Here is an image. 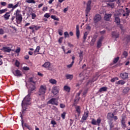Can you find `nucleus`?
Wrapping results in <instances>:
<instances>
[{"label":"nucleus","instance_id":"56","mask_svg":"<svg viewBox=\"0 0 130 130\" xmlns=\"http://www.w3.org/2000/svg\"><path fill=\"white\" fill-rule=\"evenodd\" d=\"M20 51H21V49H20V48H18L16 50L15 52L16 53H20Z\"/></svg>","mask_w":130,"mask_h":130},{"label":"nucleus","instance_id":"54","mask_svg":"<svg viewBox=\"0 0 130 130\" xmlns=\"http://www.w3.org/2000/svg\"><path fill=\"white\" fill-rule=\"evenodd\" d=\"M119 25V27L121 30L122 32L123 31V25L122 24H120V23Z\"/></svg>","mask_w":130,"mask_h":130},{"label":"nucleus","instance_id":"34","mask_svg":"<svg viewBox=\"0 0 130 130\" xmlns=\"http://www.w3.org/2000/svg\"><path fill=\"white\" fill-rule=\"evenodd\" d=\"M26 3L28 4H35L36 2L35 0H26Z\"/></svg>","mask_w":130,"mask_h":130},{"label":"nucleus","instance_id":"44","mask_svg":"<svg viewBox=\"0 0 130 130\" xmlns=\"http://www.w3.org/2000/svg\"><path fill=\"white\" fill-rule=\"evenodd\" d=\"M34 28L35 29L36 31L39 30V29H40V28H41V26H37L35 25H34Z\"/></svg>","mask_w":130,"mask_h":130},{"label":"nucleus","instance_id":"6","mask_svg":"<svg viewBox=\"0 0 130 130\" xmlns=\"http://www.w3.org/2000/svg\"><path fill=\"white\" fill-rule=\"evenodd\" d=\"M89 117V111L88 110H86L84 112V114L81 118V122H84V120H87V118Z\"/></svg>","mask_w":130,"mask_h":130},{"label":"nucleus","instance_id":"33","mask_svg":"<svg viewBox=\"0 0 130 130\" xmlns=\"http://www.w3.org/2000/svg\"><path fill=\"white\" fill-rule=\"evenodd\" d=\"M64 38H70V35L68 31H65L64 33Z\"/></svg>","mask_w":130,"mask_h":130},{"label":"nucleus","instance_id":"9","mask_svg":"<svg viewBox=\"0 0 130 130\" xmlns=\"http://www.w3.org/2000/svg\"><path fill=\"white\" fill-rule=\"evenodd\" d=\"M101 20V15L100 14H96L93 18L94 23H98L99 21Z\"/></svg>","mask_w":130,"mask_h":130},{"label":"nucleus","instance_id":"52","mask_svg":"<svg viewBox=\"0 0 130 130\" xmlns=\"http://www.w3.org/2000/svg\"><path fill=\"white\" fill-rule=\"evenodd\" d=\"M22 69L23 71H29V70H30V68L28 67H23Z\"/></svg>","mask_w":130,"mask_h":130},{"label":"nucleus","instance_id":"4","mask_svg":"<svg viewBox=\"0 0 130 130\" xmlns=\"http://www.w3.org/2000/svg\"><path fill=\"white\" fill-rule=\"evenodd\" d=\"M91 4H92V1L91 0H89L86 4V8L85 10L86 17H88V15H89V13L91 11Z\"/></svg>","mask_w":130,"mask_h":130},{"label":"nucleus","instance_id":"36","mask_svg":"<svg viewBox=\"0 0 130 130\" xmlns=\"http://www.w3.org/2000/svg\"><path fill=\"white\" fill-rule=\"evenodd\" d=\"M119 60V57L117 56V57L115 58L113 60V63H117V61Z\"/></svg>","mask_w":130,"mask_h":130},{"label":"nucleus","instance_id":"35","mask_svg":"<svg viewBox=\"0 0 130 130\" xmlns=\"http://www.w3.org/2000/svg\"><path fill=\"white\" fill-rule=\"evenodd\" d=\"M118 77H114L111 80V82H112V83H114V82L118 81Z\"/></svg>","mask_w":130,"mask_h":130},{"label":"nucleus","instance_id":"50","mask_svg":"<svg viewBox=\"0 0 130 130\" xmlns=\"http://www.w3.org/2000/svg\"><path fill=\"white\" fill-rule=\"evenodd\" d=\"M129 13H130V11L129 10H126V19H127V17H128V16H129Z\"/></svg>","mask_w":130,"mask_h":130},{"label":"nucleus","instance_id":"37","mask_svg":"<svg viewBox=\"0 0 130 130\" xmlns=\"http://www.w3.org/2000/svg\"><path fill=\"white\" fill-rule=\"evenodd\" d=\"M102 120L101 118H99L97 119L96 122V124H98V125H100V123L101 122Z\"/></svg>","mask_w":130,"mask_h":130},{"label":"nucleus","instance_id":"27","mask_svg":"<svg viewBox=\"0 0 130 130\" xmlns=\"http://www.w3.org/2000/svg\"><path fill=\"white\" fill-rule=\"evenodd\" d=\"M129 87L124 88L123 90V93H124V94H127V93H128V92L129 91Z\"/></svg>","mask_w":130,"mask_h":130},{"label":"nucleus","instance_id":"26","mask_svg":"<svg viewBox=\"0 0 130 130\" xmlns=\"http://www.w3.org/2000/svg\"><path fill=\"white\" fill-rule=\"evenodd\" d=\"M115 22L117 25H119L120 24V19L119 17H115Z\"/></svg>","mask_w":130,"mask_h":130},{"label":"nucleus","instance_id":"61","mask_svg":"<svg viewBox=\"0 0 130 130\" xmlns=\"http://www.w3.org/2000/svg\"><path fill=\"white\" fill-rule=\"evenodd\" d=\"M86 29V30H89V31H90V30H91V26H90V25H87Z\"/></svg>","mask_w":130,"mask_h":130},{"label":"nucleus","instance_id":"1","mask_svg":"<svg viewBox=\"0 0 130 130\" xmlns=\"http://www.w3.org/2000/svg\"><path fill=\"white\" fill-rule=\"evenodd\" d=\"M29 81L30 82V84L28 90V93L23 99L21 103L22 113H24V112L28 109V106L31 104V103L30 102V101H31V94L33 93V91L36 89V86H35V82L33 81V78H30L29 79Z\"/></svg>","mask_w":130,"mask_h":130},{"label":"nucleus","instance_id":"64","mask_svg":"<svg viewBox=\"0 0 130 130\" xmlns=\"http://www.w3.org/2000/svg\"><path fill=\"white\" fill-rule=\"evenodd\" d=\"M29 55H26L24 56V58L25 59H29Z\"/></svg>","mask_w":130,"mask_h":130},{"label":"nucleus","instance_id":"5","mask_svg":"<svg viewBox=\"0 0 130 130\" xmlns=\"http://www.w3.org/2000/svg\"><path fill=\"white\" fill-rule=\"evenodd\" d=\"M21 6V2H18L14 6L13 4H9L7 8L8 9H12V10H15L18 7H20Z\"/></svg>","mask_w":130,"mask_h":130},{"label":"nucleus","instance_id":"21","mask_svg":"<svg viewBox=\"0 0 130 130\" xmlns=\"http://www.w3.org/2000/svg\"><path fill=\"white\" fill-rule=\"evenodd\" d=\"M65 77H66L67 80H73V79L74 78V75H72V74H66L65 75Z\"/></svg>","mask_w":130,"mask_h":130},{"label":"nucleus","instance_id":"12","mask_svg":"<svg viewBox=\"0 0 130 130\" xmlns=\"http://www.w3.org/2000/svg\"><path fill=\"white\" fill-rule=\"evenodd\" d=\"M103 40V37H101L97 42V47L100 48L102 46V41Z\"/></svg>","mask_w":130,"mask_h":130},{"label":"nucleus","instance_id":"28","mask_svg":"<svg viewBox=\"0 0 130 130\" xmlns=\"http://www.w3.org/2000/svg\"><path fill=\"white\" fill-rule=\"evenodd\" d=\"M116 84L117 85H124V84H125V82L123 80H119Z\"/></svg>","mask_w":130,"mask_h":130},{"label":"nucleus","instance_id":"30","mask_svg":"<svg viewBox=\"0 0 130 130\" xmlns=\"http://www.w3.org/2000/svg\"><path fill=\"white\" fill-rule=\"evenodd\" d=\"M79 57H80V61H82L83 60V51H80L79 53Z\"/></svg>","mask_w":130,"mask_h":130},{"label":"nucleus","instance_id":"3","mask_svg":"<svg viewBox=\"0 0 130 130\" xmlns=\"http://www.w3.org/2000/svg\"><path fill=\"white\" fill-rule=\"evenodd\" d=\"M20 13L21 10L17 9L14 14V16H15L17 24H20V23H22V21H23V17H22V14Z\"/></svg>","mask_w":130,"mask_h":130},{"label":"nucleus","instance_id":"60","mask_svg":"<svg viewBox=\"0 0 130 130\" xmlns=\"http://www.w3.org/2000/svg\"><path fill=\"white\" fill-rule=\"evenodd\" d=\"M79 101H80V99H76L74 101V102L77 104Z\"/></svg>","mask_w":130,"mask_h":130},{"label":"nucleus","instance_id":"49","mask_svg":"<svg viewBox=\"0 0 130 130\" xmlns=\"http://www.w3.org/2000/svg\"><path fill=\"white\" fill-rule=\"evenodd\" d=\"M63 39V37H60L58 39V42H59V43H60V44H61V43H62Z\"/></svg>","mask_w":130,"mask_h":130},{"label":"nucleus","instance_id":"53","mask_svg":"<svg viewBox=\"0 0 130 130\" xmlns=\"http://www.w3.org/2000/svg\"><path fill=\"white\" fill-rule=\"evenodd\" d=\"M123 55L124 56V57H126L127 55H128V54L127 53V52L124 51L123 52Z\"/></svg>","mask_w":130,"mask_h":130},{"label":"nucleus","instance_id":"41","mask_svg":"<svg viewBox=\"0 0 130 130\" xmlns=\"http://www.w3.org/2000/svg\"><path fill=\"white\" fill-rule=\"evenodd\" d=\"M95 41H96V39H92L91 40V41L90 42V45H91V46H93V45H94V44L95 43Z\"/></svg>","mask_w":130,"mask_h":130},{"label":"nucleus","instance_id":"23","mask_svg":"<svg viewBox=\"0 0 130 130\" xmlns=\"http://www.w3.org/2000/svg\"><path fill=\"white\" fill-rule=\"evenodd\" d=\"M49 83L52 85H56L57 81L55 79H51L49 81Z\"/></svg>","mask_w":130,"mask_h":130},{"label":"nucleus","instance_id":"24","mask_svg":"<svg viewBox=\"0 0 130 130\" xmlns=\"http://www.w3.org/2000/svg\"><path fill=\"white\" fill-rule=\"evenodd\" d=\"M39 50H40V47L37 46L36 50L34 51L35 55H37V54H39Z\"/></svg>","mask_w":130,"mask_h":130},{"label":"nucleus","instance_id":"39","mask_svg":"<svg viewBox=\"0 0 130 130\" xmlns=\"http://www.w3.org/2000/svg\"><path fill=\"white\" fill-rule=\"evenodd\" d=\"M125 39L126 42L127 43H128L129 42V41H130V36H126Z\"/></svg>","mask_w":130,"mask_h":130},{"label":"nucleus","instance_id":"2","mask_svg":"<svg viewBox=\"0 0 130 130\" xmlns=\"http://www.w3.org/2000/svg\"><path fill=\"white\" fill-rule=\"evenodd\" d=\"M47 88H46V85H41L39 89V91L38 93V96L39 97L40 96H42L41 100H44L45 99V93H46V91Z\"/></svg>","mask_w":130,"mask_h":130},{"label":"nucleus","instance_id":"57","mask_svg":"<svg viewBox=\"0 0 130 130\" xmlns=\"http://www.w3.org/2000/svg\"><path fill=\"white\" fill-rule=\"evenodd\" d=\"M51 124H53V125H55L56 124V122L54 120H52L51 121Z\"/></svg>","mask_w":130,"mask_h":130},{"label":"nucleus","instance_id":"45","mask_svg":"<svg viewBox=\"0 0 130 130\" xmlns=\"http://www.w3.org/2000/svg\"><path fill=\"white\" fill-rule=\"evenodd\" d=\"M108 115L110 118H113L114 116V113H108Z\"/></svg>","mask_w":130,"mask_h":130},{"label":"nucleus","instance_id":"38","mask_svg":"<svg viewBox=\"0 0 130 130\" xmlns=\"http://www.w3.org/2000/svg\"><path fill=\"white\" fill-rule=\"evenodd\" d=\"M91 124H93V125H97V122H96V120H95V119H92Z\"/></svg>","mask_w":130,"mask_h":130},{"label":"nucleus","instance_id":"48","mask_svg":"<svg viewBox=\"0 0 130 130\" xmlns=\"http://www.w3.org/2000/svg\"><path fill=\"white\" fill-rule=\"evenodd\" d=\"M49 12L53 13V14H55L56 13V11L53 9H51L49 10Z\"/></svg>","mask_w":130,"mask_h":130},{"label":"nucleus","instance_id":"59","mask_svg":"<svg viewBox=\"0 0 130 130\" xmlns=\"http://www.w3.org/2000/svg\"><path fill=\"white\" fill-rule=\"evenodd\" d=\"M47 7H44L43 8L42 11H43V12H46V11H47Z\"/></svg>","mask_w":130,"mask_h":130},{"label":"nucleus","instance_id":"29","mask_svg":"<svg viewBox=\"0 0 130 130\" xmlns=\"http://www.w3.org/2000/svg\"><path fill=\"white\" fill-rule=\"evenodd\" d=\"M103 91H107V87H101L99 90V92H100L101 93L102 92H103Z\"/></svg>","mask_w":130,"mask_h":130},{"label":"nucleus","instance_id":"8","mask_svg":"<svg viewBox=\"0 0 130 130\" xmlns=\"http://www.w3.org/2000/svg\"><path fill=\"white\" fill-rule=\"evenodd\" d=\"M119 77L122 80H126L128 78V73L124 72L120 74Z\"/></svg>","mask_w":130,"mask_h":130},{"label":"nucleus","instance_id":"11","mask_svg":"<svg viewBox=\"0 0 130 130\" xmlns=\"http://www.w3.org/2000/svg\"><path fill=\"white\" fill-rule=\"evenodd\" d=\"M125 122H126V119H125V117H122L121 120V126L122 127H126V124H125Z\"/></svg>","mask_w":130,"mask_h":130},{"label":"nucleus","instance_id":"10","mask_svg":"<svg viewBox=\"0 0 130 130\" xmlns=\"http://www.w3.org/2000/svg\"><path fill=\"white\" fill-rule=\"evenodd\" d=\"M59 92V89L57 86H54L52 88V93L54 94V95H56Z\"/></svg>","mask_w":130,"mask_h":130},{"label":"nucleus","instance_id":"15","mask_svg":"<svg viewBox=\"0 0 130 130\" xmlns=\"http://www.w3.org/2000/svg\"><path fill=\"white\" fill-rule=\"evenodd\" d=\"M11 12H6L5 14L3 15V17L6 20H8L10 19L11 17Z\"/></svg>","mask_w":130,"mask_h":130},{"label":"nucleus","instance_id":"42","mask_svg":"<svg viewBox=\"0 0 130 130\" xmlns=\"http://www.w3.org/2000/svg\"><path fill=\"white\" fill-rule=\"evenodd\" d=\"M15 64L16 67H17V68H19V67H20V62H19V61L18 60H16L15 61Z\"/></svg>","mask_w":130,"mask_h":130},{"label":"nucleus","instance_id":"25","mask_svg":"<svg viewBox=\"0 0 130 130\" xmlns=\"http://www.w3.org/2000/svg\"><path fill=\"white\" fill-rule=\"evenodd\" d=\"M63 89L64 91H66V92H68V93H70L71 91V87H70L69 86H68V85L64 86Z\"/></svg>","mask_w":130,"mask_h":130},{"label":"nucleus","instance_id":"55","mask_svg":"<svg viewBox=\"0 0 130 130\" xmlns=\"http://www.w3.org/2000/svg\"><path fill=\"white\" fill-rule=\"evenodd\" d=\"M36 17H37V15H36V14H35V13L31 14V19H35V18H36Z\"/></svg>","mask_w":130,"mask_h":130},{"label":"nucleus","instance_id":"14","mask_svg":"<svg viewBox=\"0 0 130 130\" xmlns=\"http://www.w3.org/2000/svg\"><path fill=\"white\" fill-rule=\"evenodd\" d=\"M14 76H16V77H22V73H21V71L19 70H17L15 71V73H13Z\"/></svg>","mask_w":130,"mask_h":130},{"label":"nucleus","instance_id":"40","mask_svg":"<svg viewBox=\"0 0 130 130\" xmlns=\"http://www.w3.org/2000/svg\"><path fill=\"white\" fill-rule=\"evenodd\" d=\"M24 126H25V127H26V128H27V129H29V130L32 129V127H31V126H30V125H29L27 124H24Z\"/></svg>","mask_w":130,"mask_h":130},{"label":"nucleus","instance_id":"18","mask_svg":"<svg viewBox=\"0 0 130 130\" xmlns=\"http://www.w3.org/2000/svg\"><path fill=\"white\" fill-rule=\"evenodd\" d=\"M2 50H3L4 52H11V51H12V49L8 47H3Z\"/></svg>","mask_w":130,"mask_h":130},{"label":"nucleus","instance_id":"13","mask_svg":"<svg viewBox=\"0 0 130 130\" xmlns=\"http://www.w3.org/2000/svg\"><path fill=\"white\" fill-rule=\"evenodd\" d=\"M111 17H112V14L106 13L104 16V20L105 21H109Z\"/></svg>","mask_w":130,"mask_h":130},{"label":"nucleus","instance_id":"32","mask_svg":"<svg viewBox=\"0 0 130 130\" xmlns=\"http://www.w3.org/2000/svg\"><path fill=\"white\" fill-rule=\"evenodd\" d=\"M51 19H53L55 21H59V18L56 17L55 15H51Z\"/></svg>","mask_w":130,"mask_h":130},{"label":"nucleus","instance_id":"20","mask_svg":"<svg viewBox=\"0 0 130 130\" xmlns=\"http://www.w3.org/2000/svg\"><path fill=\"white\" fill-rule=\"evenodd\" d=\"M50 62H46L44 64L42 65V67L43 68H45V69H49L50 68Z\"/></svg>","mask_w":130,"mask_h":130},{"label":"nucleus","instance_id":"31","mask_svg":"<svg viewBox=\"0 0 130 130\" xmlns=\"http://www.w3.org/2000/svg\"><path fill=\"white\" fill-rule=\"evenodd\" d=\"M6 12H8V9L5 8L4 9L0 10V15H2V14H4L6 13Z\"/></svg>","mask_w":130,"mask_h":130},{"label":"nucleus","instance_id":"51","mask_svg":"<svg viewBox=\"0 0 130 130\" xmlns=\"http://www.w3.org/2000/svg\"><path fill=\"white\" fill-rule=\"evenodd\" d=\"M1 5L3 6V7H6V6H7V2H1Z\"/></svg>","mask_w":130,"mask_h":130},{"label":"nucleus","instance_id":"7","mask_svg":"<svg viewBox=\"0 0 130 130\" xmlns=\"http://www.w3.org/2000/svg\"><path fill=\"white\" fill-rule=\"evenodd\" d=\"M48 104H52V105H58V102L55 98H52L48 102Z\"/></svg>","mask_w":130,"mask_h":130},{"label":"nucleus","instance_id":"63","mask_svg":"<svg viewBox=\"0 0 130 130\" xmlns=\"http://www.w3.org/2000/svg\"><path fill=\"white\" fill-rule=\"evenodd\" d=\"M44 5V4H43V3L39 4L38 5V8L40 9V8H41Z\"/></svg>","mask_w":130,"mask_h":130},{"label":"nucleus","instance_id":"17","mask_svg":"<svg viewBox=\"0 0 130 130\" xmlns=\"http://www.w3.org/2000/svg\"><path fill=\"white\" fill-rule=\"evenodd\" d=\"M112 36L113 38H118L119 37V32L116 31H113L112 32Z\"/></svg>","mask_w":130,"mask_h":130},{"label":"nucleus","instance_id":"62","mask_svg":"<svg viewBox=\"0 0 130 130\" xmlns=\"http://www.w3.org/2000/svg\"><path fill=\"white\" fill-rule=\"evenodd\" d=\"M4 34V29H0V35H3Z\"/></svg>","mask_w":130,"mask_h":130},{"label":"nucleus","instance_id":"47","mask_svg":"<svg viewBox=\"0 0 130 130\" xmlns=\"http://www.w3.org/2000/svg\"><path fill=\"white\" fill-rule=\"evenodd\" d=\"M58 34H59V35H60V36H62V30L59 29H58Z\"/></svg>","mask_w":130,"mask_h":130},{"label":"nucleus","instance_id":"58","mask_svg":"<svg viewBox=\"0 0 130 130\" xmlns=\"http://www.w3.org/2000/svg\"><path fill=\"white\" fill-rule=\"evenodd\" d=\"M60 108H64L66 107V105H64L63 104H60Z\"/></svg>","mask_w":130,"mask_h":130},{"label":"nucleus","instance_id":"16","mask_svg":"<svg viewBox=\"0 0 130 130\" xmlns=\"http://www.w3.org/2000/svg\"><path fill=\"white\" fill-rule=\"evenodd\" d=\"M76 37L77 39L80 38V29L79 25H76Z\"/></svg>","mask_w":130,"mask_h":130},{"label":"nucleus","instance_id":"46","mask_svg":"<svg viewBox=\"0 0 130 130\" xmlns=\"http://www.w3.org/2000/svg\"><path fill=\"white\" fill-rule=\"evenodd\" d=\"M44 18H47V19H48L49 17H50V15H49V13H46L44 15Z\"/></svg>","mask_w":130,"mask_h":130},{"label":"nucleus","instance_id":"19","mask_svg":"<svg viewBox=\"0 0 130 130\" xmlns=\"http://www.w3.org/2000/svg\"><path fill=\"white\" fill-rule=\"evenodd\" d=\"M88 35H89V31H86L84 33V35H83V43H85L86 42V39H87V37H88Z\"/></svg>","mask_w":130,"mask_h":130},{"label":"nucleus","instance_id":"22","mask_svg":"<svg viewBox=\"0 0 130 130\" xmlns=\"http://www.w3.org/2000/svg\"><path fill=\"white\" fill-rule=\"evenodd\" d=\"M75 109L78 115H80V114H81V107H80V106H77L75 107Z\"/></svg>","mask_w":130,"mask_h":130},{"label":"nucleus","instance_id":"43","mask_svg":"<svg viewBox=\"0 0 130 130\" xmlns=\"http://www.w3.org/2000/svg\"><path fill=\"white\" fill-rule=\"evenodd\" d=\"M66 114H67V113H66V112H64L63 113L61 114V116L62 119H65Z\"/></svg>","mask_w":130,"mask_h":130}]
</instances>
